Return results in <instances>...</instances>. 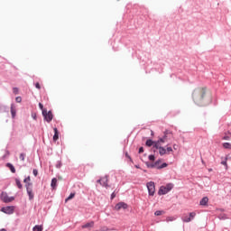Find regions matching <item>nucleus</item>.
Segmentation results:
<instances>
[{
	"label": "nucleus",
	"instance_id": "obj_16",
	"mask_svg": "<svg viewBox=\"0 0 231 231\" xmlns=\"http://www.w3.org/2000/svg\"><path fill=\"white\" fill-rule=\"evenodd\" d=\"M51 187L52 190H56L57 189V178H53L51 180Z\"/></svg>",
	"mask_w": 231,
	"mask_h": 231
},
{
	"label": "nucleus",
	"instance_id": "obj_32",
	"mask_svg": "<svg viewBox=\"0 0 231 231\" xmlns=\"http://www.w3.org/2000/svg\"><path fill=\"white\" fill-rule=\"evenodd\" d=\"M24 158H26V154L21 153V154H20V160H21L22 162H24Z\"/></svg>",
	"mask_w": 231,
	"mask_h": 231
},
{
	"label": "nucleus",
	"instance_id": "obj_41",
	"mask_svg": "<svg viewBox=\"0 0 231 231\" xmlns=\"http://www.w3.org/2000/svg\"><path fill=\"white\" fill-rule=\"evenodd\" d=\"M151 134H152V136H154V131H151Z\"/></svg>",
	"mask_w": 231,
	"mask_h": 231
},
{
	"label": "nucleus",
	"instance_id": "obj_44",
	"mask_svg": "<svg viewBox=\"0 0 231 231\" xmlns=\"http://www.w3.org/2000/svg\"><path fill=\"white\" fill-rule=\"evenodd\" d=\"M201 162H202V163H205V161L201 160Z\"/></svg>",
	"mask_w": 231,
	"mask_h": 231
},
{
	"label": "nucleus",
	"instance_id": "obj_5",
	"mask_svg": "<svg viewBox=\"0 0 231 231\" xmlns=\"http://www.w3.org/2000/svg\"><path fill=\"white\" fill-rule=\"evenodd\" d=\"M97 183H99L104 189H109L111 187V185H109V175L100 177L99 180H97Z\"/></svg>",
	"mask_w": 231,
	"mask_h": 231
},
{
	"label": "nucleus",
	"instance_id": "obj_40",
	"mask_svg": "<svg viewBox=\"0 0 231 231\" xmlns=\"http://www.w3.org/2000/svg\"><path fill=\"white\" fill-rule=\"evenodd\" d=\"M27 187V194H30V189H28V185H26Z\"/></svg>",
	"mask_w": 231,
	"mask_h": 231
},
{
	"label": "nucleus",
	"instance_id": "obj_33",
	"mask_svg": "<svg viewBox=\"0 0 231 231\" xmlns=\"http://www.w3.org/2000/svg\"><path fill=\"white\" fill-rule=\"evenodd\" d=\"M125 158H128V160H130V162H133V158H131V155H129L128 152H125Z\"/></svg>",
	"mask_w": 231,
	"mask_h": 231
},
{
	"label": "nucleus",
	"instance_id": "obj_18",
	"mask_svg": "<svg viewBox=\"0 0 231 231\" xmlns=\"http://www.w3.org/2000/svg\"><path fill=\"white\" fill-rule=\"evenodd\" d=\"M54 135H53V142H57L59 140V129L57 127L53 128Z\"/></svg>",
	"mask_w": 231,
	"mask_h": 231
},
{
	"label": "nucleus",
	"instance_id": "obj_36",
	"mask_svg": "<svg viewBox=\"0 0 231 231\" xmlns=\"http://www.w3.org/2000/svg\"><path fill=\"white\" fill-rule=\"evenodd\" d=\"M32 174H33L34 176H37V175L39 174V171H37V169H34V170L32 171Z\"/></svg>",
	"mask_w": 231,
	"mask_h": 231
},
{
	"label": "nucleus",
	"instance_id": "obj_29",
	"mask_svg": "<svg viewBox=\"0 0 231 231\" xmlns=\"http://www.w3.org/2000/svg\"><path fill=\"white\" fill-rule=\"evenodd\" d=\"M39 107L42 110V113H43V111H46V108H44V106L42 105V103H39Z\"/></svg>",
	"mask_w": 231,
	"mask_h": 231
},
{
	"label": "nucleus",
	"instance_id": "obj_7",
	"mask_svg": "<svg viewBox=\"0 0 231 231\" xmlns=\"http://www.w3.org/2000/svg\"><path fill=\"white\" fill-rule=\"evenodd\" d=\"M1 199L4 201V203H12L15 199L14 197H9L8 193L6 192H2L1 194Z\"/></svg>",
	"mask_w": 231,
	"mask_h": 231
},
{
	"label": "nucleus",
	"instance_id": "obj_26",
	"mask_svg": "<svg viewBox=\"0 0 231 231\" xmlns=\"http://www.w3.org/2000/svg\"><path fill=\"white\" fill-rule=\"evenodd\" d=\"M162 214H165V211L163 210H157L154 212V216H162Z\"/></svg>",
	"mask_w": 231,
	"mask_h": 231
},
{
	"label": "nucleus",
	"instance_id": "obj_3",
	"mask_svg": "<svg viewBox=\"0 0 231 231\" xmlns=\"http://www.w3.org/2000/svg\"><path fill=\"white\" fill-rule=\"evenodd\" d=\"M148 169H157V171H162L165 167H169L167 162H162V159H158L156 162L147 164Z\"/></svg>",
	"mask_w": 231,
	"mask_h": 231
},
{
	"label": "nucleus",
	"instance_id": "obj_15",
	"mask_svg": "<svg viewBox=\"0 0 231 231\" xmlns=\"http://www.w3.org/2000/svg\"><path fill=\"white\" fill-rule=\"evenodd\" d=\"M169 134L170 135H172V132L171 131H170V130H165L164 132H163V136H162V138H164V140L167 142V140H168V138H169Z\"/></svg>",
	"mask_w": 231,
	"mask_h": 231
},
{
	"label": "nucleus",
	"instance_id": "obj_38",
	"mask_svg": "<svg viewBox=\"0 0 231 231\" xmlns=\"http://www.w3.org/2000/svg\"><path fill=\"white\" fill-rule=\"evenodd\" d=\"M30 199H33V193L32 191L30 192Z\"/></svg>",
	"mask_w": 231,
	"mask_h": 231
},
{
	"label": "nucleus",
	"instance_id": "obj_19",
	"mask_svg": "<svg viewBox=\"0 0 231 231\" xmlns=\"http://www.w3.org/2000/svg\"><path fill=\"white\" fill-rule=\"evenodd\" d=\"M11 115L13 118H15L16 109H15V106L14 105L11 106Z\"/></svg>",
	"mask_w": 231,
	"mask_h": 231
},
{
	"label": "nucleus",
	"instance_id": "obj_21",
	"mask_svg": "<svg viewBox=\"0 0 231 231\" xmlns=\"http://www.w3.org/2000/svg\"><path fill=\"white\" fill-rule=\"evenodd\" d=\"M226 162H228V156L225 157V160L221 162V165H224L226 166V169H228V163Z\"/></svg>",
	"mask_w": 231,
	"mask_h": 231
},
{
	"label": "nucleus",
	"instance_id": "obj_39",
	"mask_svg": "<svg viewBox=\"0 0 231 231\" xmlns=\"http://www.w3.org/2000/svg\"><path fill=\"white\" fill-rule=\"evenodd\" d=\"M24 183H26V181H30V177H27L26 179H24Z\"/></svg>",
	"mask_w": 231,
	"mask_h": 231
},
{
	"label": "nucleus",
	"instance_id": "obj_25",
	"mask_svg": "<svg viewBox=\"0 0 231 231\" xmlns=\"http://www.w3.org/2000/svg\"><path fill=\"white\" fill-rule=\"evenodd\" d=\"M55 167L56 169H60L62 167V161H57Z\"/></svg>",
	"mask_w": 231,
	"mask_h": 231
},
{
	"label": "nucleus",
	"instance_id": "obj_10",
	"mask_svg": "<svg viewBox=\"0 0 231 231\" xmlns=\"http://www.w3.org/2000/svg\"><path fill=\"white\" fill-rule=\"evenodd\" d=\"M43 118L44 120H46L48 122V124H50V122H51V120H53V114L51 113V111L48 110H43Z\"/></svg>",
	"mask_w": 231,
	"mask_h": 231
},
{
	"label": "nucleus",
	"instance_id": "obj_6",
	"mask_svg": "<svg viewBox=\"0 0 231 231\" xmlns=\"http://www.w3.org/2000/svg\"><path fill=\"white\" fill-rule=\"evenodd\" d=\"M146 187L148 189L149 196H154L156 192V186L154 184V181L147 182Z\"/></svg>",
	"mask_w": 231,
	"mask_h": 231
},
{
	"label": "nucleus",
	"instance_id": "obj_20",
	"mask_svg": "<svg viewBox=\"0 0 231 231\" xmlns=\"http://www.w3.org/2000/svg\"><path fill=\"white\" fill-rule=\"evenodd\" d=\"M75 192H71L69 196L65 199V203H68L70 199H73V198H75Z\"/></svg>",
	"mask_w": 231,
	"mask_h": 231
},
{
	"label": "nucleus",
	"instance_id": "obj_22",
	"mask_svg": "<svg viewBox=\"0 0 231 231\" xmlns=\"http://www.w3.org/2000/svg\"><path fill=\"white\" fill-rule=\"evenodd\" d=\"M44 230V228L42 227V226L40 225H36L33 228L32 231H42Z\"/></svg>",
	"mask_w": 231,
	"mask_h": 231
},
{
	"label": "nucleus",
	"instance_id": "obj_13",
	"mask_svg": "<svg viewBox=\"0 0 231 231\" xmlns=\"http://www.w3.org/2000/svg\"><path fill=\"white\" fill-rule=\"evenodd\" d=\"M156 143V141H152V139H148L145 143L146 147H152V149H156L154 148V145Z\"/></svg>",
	"mask_w": 231,
	"mask_h": 231
},
{
	"label": "nucleus",
	"instance_id": "obj_28",
	"mask_svg": "<svg viewBox=\"0 0 231 231\" xmlns=\"http://www.w3.org/2000/svg\"><path fill=\"white\" fill-rule=\"evenodd\" d=\"M148 160H150V162H154V160H156V157L152 154L148 156Z\"/></svg>",
	"mask_w": 231,
	"mask_h": 231
},
{
	"label": "nucleus",
	"instance_id": "obj_30",
	"mask_svg": "<svg viewBox=\"0 0 231 231\" xmlns=\"http://www.w3.org/2000/svg\"><path fill=\"white\" fill-rule=\"evenodd\" d=\"M13 93H14V95H19V88H13Z\"/></svg>",
	"mask_w": 231,
	"mask_h": 231
},
{
	"label": "nucleus",
	"instance_id": "obj_11",
	"mask_svg": "<svg viewBox=\"0 0 231 231\" xmlns=\"http://www.w3.org/2000/svg\"><path fill=\"white\" fill-rule=\"evenodd\" d=\"M115 208H116V210H122V208H123L124 210H126V208H129V206H128L127 203H125V202H118V203L116 205Z\"/></svg>",
	"mask_w": 231,
	"mask_h": 231
},
{
	"label": "nucleus",
	"instance_id": "obj_34",
	"mask_svg": "<svg viewBox=\"0 0 231 231\" xmlns=\"http://www.w3.org/2000/svg\"><path fill=\"white\" fill-rule=\"evenodd\" d=\"M230 138H231V135H224L223 137H222V140H230Z\"/></svg>",
	"mask_w": 231,
	"mask_h": 231
},
{
	"label": "nucleus",
	"instance_id": "obj_43",
	"mask_svg": "<svg viewBox=\"0 0 231 231\" xmlns=\"http://www.w3.org/2000/svg\"><path fill=\"white\" fill-rule=\"evenodd\" d=\"M208 171H209V172H212V169H208Z\"/></svg>",
	"mask_w": 231,
	"mask_h": 231
},
{
	"label": "nucleus",
	"instance_id": "obj_1",
	"mask_svg": "<svg viewBox=\"0 0 231 231\" xmlns=\"http://www.w3.org/2000/svg\"><path fill=\"white\" fill-rule=\"evenodd\" d=\"M155 144L153 145L154 149L156 151H159L160 156H165V154H171V152H174V150H172V147L166 145V148L162 146V143H165L167 142L165 138L159 137L157 141H155Z\"/></svg>",
	"mask_w": 231,
	"mask_h": 231
},
{
	"label": "nucleus",
	"instance_id": "obj_37",
	"mask_svg": "<svg viewBox=\"0 0 231 231\" xmlns=\"http://www.w3.org/2000/svg\"><path fill=\"white\" fill-rule=\"evenodd\" d=\"M142 152H143V147L139 148V154H142Z\"/></svg>",
	"mask_w": 231,
	"mask_h": 231
},
{
	"label": "nucleus",
	"instance_id": "obj_23",
	"mask_svg": "<svg viewBox=\"0 0 231 231\" xmlns=\"http://www.w3.org/2000/svg\"><path fill=\"white\" fill-rule=\"evenodd\" d=\"M222 147H223L224 149H229V150H231V143H222Z\"/></svg>",
	"mask_w": 231,
	"mask_h": 231
},
{
	"label": "nucleus",
	"instance_id": "obj_31",
	"mask_svg": "<svg viewBox=\"0 0 231 231\" xmlns=\"http://www.w3.org/2000/svg\"><path fill=\"white\" fill-rule=\"evenodd\" d=\"M15 102H17L18 104H21V102H23V98L21 97H17L15 98Z\"/></svg>",
	"mask_w": 231,
	"mask_h": 231
},
{
	"label": "nucleus",
	"instance_id": "obj_9",
	"mask_svg": "<svg viewBox=\"0 0 231 231\" xmlns=\"http://www.w3.org/2000/svg\"><path fill=\"white\" fill-rule=\"evenodd\" d=\"M194 217H196V212H190L189 216L183 215L181 220L183 221V223H190V221H192Z\"/></svg>",
	"mask_w": 231,
	"mask_h": 231
},
{
	"label": "nucleus",
	"instance_id": "obj_27",
	"mask_svg": "<svg viewBox=\"0 0 231 231\" xmlns=\"http://www.w3.org/2000/svg\"><path fill=\"white\" fill-rule=\"evenodd\" d=\"M118 191H116V189H115L114 190V192L111 194V196H110V199L111 200H113L115 198H116V193H117Z\"/></svg>",
	"mask_w": 231,
	"mask_h": 231
},
{
	"label": "nucleus",
	"instance_id": "obj_4",
	"mask_svg": "<svg viewBox=\"0 0 231 231\" xmlns=\"http://www.w3.org/2000/svg\"><path fill=\"white\" fill-rule=\"evenodd\" d=\"M172 189H174V184L172 183H167L165 186H161L158 190V195L165 196V194H169Z\"/></svg>",
	"mask_w": 231,
	"mask_h": 231
},
{
	"label": "nucleus",
	"instance_id": "obj_14",
	"mask_svg": "<svg viewBox=\"0 0 231 231\" xmlns=\"http://www.w3.org/2000/svg\"><path fill=\"white\" fill-rule=\"evenodd\" d=\"M199 205L202 207H206V205H208V197H204L200 199Z\"/></svg>",
	"mask_w": 231,
	"mask_h": 231
},
{
	"label": "nucleus",
	"instance_id": "obj_42",
	"mask_svg": "<svg viewBox=\"0 0 231 231\" xmlns=\"http://www.w3.org/2000/svg\"><path fill=\"white\" fill-rule=\"evenodd\" d=\"M0 231H6V229L3 228V229H1Z\"/></svg>",
	"mask_w": 231,
	"mask_h": 231
},
{
	"label": "nucleus",
	"instance_id": "obj_12",
	"mask_svg": "<svg viewBox=\"0 0 231 231\" xmlns=\"http://www.w3.org/2000/svg\"><path fill=\"white\" fill-rule=\"evenodd\" d=\"M93 226H95V221H90L86 223L85 225L81 226L82 229H86V228H93Z\"/></svg>",
	"mask_w": 231,
	"mask_h": 231
},
{
	"label": "nucleus",
	"instance_id": "obj_17",
	"mask_svg": "<svg viewBox=\"0 0 231 231\" xmlns=\"http://www.w3.org/2000/svg\"><path fill=\"white\" fill-rule=\"evenodd\" d=\"M5 167H7V169H9V170L11 171V172H13V174H15V167L13 166L12 163L7 162V163L5 164Z\"/></svg>",
	"mask_w": 231,
	"mask_h": 231
},
{
	"label": "nucleus",
	"instance_id": "obj_35",
	"mask_svg": "<svg viewBox=\"0 0 231 231\" xmlns=\"http://www.w3.org/2000/svg\"><path fill=\"white\" fill-rule=\"evenodd\" d=\"M34 86H35L36 89H41V83L36 82V83H34Z\"/></svg>",
	"mask_w": 231,
	"mask_h": 231
},
{
	"label": "nucleus",
	"instance_id": "obj_2",
	"mask_svg": "<svg viewBox=\"0 0 231 231\" xmlns=\"http://www.w3.org/2000/svg\"><path fill=\"white\" fill-rule=\"evenodd\" d=\"M207 97V87H202L193 93V98L195 102H201Z\"/></svg>",
	"mask_w": 231,
	"mask_h": 231
},
{
	"label": "nucleus",
	"instance_id": "obj_8",
	"mask_svg": "<svg viewBox=\"0 0 231 231\" xmlns=\"http://www.w3.org/2000/svg\"><path fill=\"white\" fill-rule=\"evenodd\" d=\"M1 212L7 215H12L14 212H15V207L14 206H7L1 208Z\"/></svg>",
	"mask_w": 231,
	"mask_h": 231
},
{
	"label": "nucleus",
	"instance_id": "obj_24",
	"mask_svg": "<svg viewBox=\"0 0 231 231\" xmlns=\"http://www.w3.org/2000/svg\"><path fill=\"white\" fill-rule=\"evenodd\" d=\"M15 183L18 189H23V185L21 184V180H19V179H15Z\"/></svg>",
	"mask_w": 231,
	"mask_h": 231
}]
</instances>
